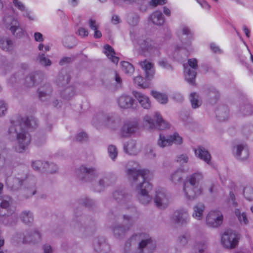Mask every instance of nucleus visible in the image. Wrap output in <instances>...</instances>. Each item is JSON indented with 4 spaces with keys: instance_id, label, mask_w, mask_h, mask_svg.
Instances as JSON below:
<instances>
[{
    "instance_id": "obj_1",
    "label": "nucleus",
    "mask_w": 253,
    "mask_h": 253,
    "mask_svg": "<svg viewBox=\"0 0 253 253\" xmlns=\"http://www.w3.org/2000/svg\"><path fill=\"white\" fill-rule=\"evenodd\" d=\"M37 125V120L32 116L22 118L12 122L8 133L11 136L16 138L17 145L15 147L16 151L21 153L27 148L31 140L27 129L35 128Z\"/></svg>"
},
{
    "instance_id": "obj_2",
    "label": "nucleus",
    "mask_w": 253,
    "mask_h": 253,
    "mask_svg": "<svg viewBox=\"0 0 253 253\" xmlns=\"http://www.w3.org/2000/svg\"><path fill=\"white\" fill-rule=\"evenodd\" d=\"M129 180L132 185H136L135 190L137 193V198L140 203L147 205L152 201V197L149 194L152 186L148 181L150 172L148 170H137L130 169L127 170Z\"/></svg>"
},
{
    "instance_id": "obj_3",
    "label": "nucleus",
    "mask_w": 253,
    "mask_h": 253,
    "mask_svg": "<svg viewBox=\"0 0 253 253\" xmlns=\"http://www.w3.org/2000/svg\"><path fill=\"white\" fill-rule=\"evenodd\" d=\"M155 244L147 234L140 233L133 235L126 242L124 253H152Z\"/></svg>"
},
{
    "instance_id": "obj_4",
    "label": "nucleus",
    "mask_w": 253,
    "mask_h": 253,
    "mask_svg": "<svg viewBox=\"0 0 253 253\" xmlns=\"http://www.w3.org/2000/svg\"><path fill=\"white\" fill-rule=\"evenodd\" d=\"M131 38L135 46H138L140 53L146 57L160 56L161 44L150 38H135L132 35Z\"/></svg>"
},
{
    "instance_id": "obj_5",
    "label": "nucleus",
    "mask_w": 253,
    "mask_h": 253,
    "mask_svg": "<svg viewBox=\"0 0 253 253\" xmlns=\"http://www.w3.org/2000/svg\"><path fill=\"white\" fill-rule=\"evenodd\" d=\"M203 179V174L196 172L189 175L183 184V191L186 198L193 200L202 193V188L200 182Z\"/></svg>"
},
{
    "instance_id": "obj_6",
    "label": "nucleus",
    "mask_w": 253,
    "mask_h": 253,
    "mask_svg": "<svg viewBox=\"0 0 253 253\" xmlns=\"http://www.w3.org/2000/svg\"><path fill=\"white\" fill-rule=\"evenodd\" d=\"M15 211V208L13 206L12 198L8 196H3L1 197L0 202V216H6V221L4 219L2 221L5 225H10L11 222L9 220Z\"/></svg>"
},
{
    "instance_id": "obj_7",
    "label": "nucleus",
    "mask_w": 253,
    "mask_h": 253,
    "mask_svg": "<svg viewBox=\"0 0 253 253\" xmlns=\"http://www.w3.org/2000/svg\"><path fill=\"white\" fill-rule=\"evenodd\" d=\"M123 219V225H115L112 227L113 234L117 238L124 237L134 224L133 219L129 215L124 214Z\"/></svg>"
},
{
    "instance_id": "obj_8",
    "label": "nucleus",
    "mask_w": 253,
    "mask_h": 253,
    "mask_svg": "<svg viewBox=\"0 0 253 253\" xmlns=\"http://www.w3.org/2000/svg\"><path fill=\"white\" fill-rule=\"evenodd\" d=\"M98 119L99 121V124H101V125L110 129L115 130L120 126V120L119 118L109 115L100 114L93 119V123L97 127L96 121Z\"/></svg>"
},
{
    "instance_id": "obj_9",
    "label": "nucleus",
    "mask_w": 253,
    "mask_h": 253,
    "mask_svg": "<svg viewBox=\"0 0 253 253\" xmlns=\"http://www.w3.org/2000/svg\"><path fill=\"white\" fill-rule=\"evenodd\" d=\"M185 80L191 84H195L198 69V61L195 58L190 59L187 64L183 65Z\"/></svg>"
},
{
    "instance_id": "obj_10",
    "label": "nucleus",
    "mask_w": 253,
    "mask_h": 253,
    "mask_svg": "<svg viewBox=\"0 0 253 253\" xmlns=\"http://www.w3.org/2000/svg\"><path fill=\"white\" fill-rule=\"evenodd\" d=\"M154 118L156 120V124L149 116H146L144 118V120L146 123V125H148L149 128L153 129L156 127L162 130L169 127V124L163 119L159 113L156 112L155 113Z\"/></svg>"
},
{
    "instance_id": "obj_11",
    "label": "nucleus",
    "mask_w": 253,
    "mask_h": 253,
    "mask_svg": "<svg viewBox=\"0 0 253 253\" xmlns=\"http://www.w3.org/2000/svg\"><path fill=\"white\" fill-rule=\"evenodd\" d=\"M154 201L156 206L160 209L166 208L170 202L169 196L165 190L162 188L156 191Z\"/></svg>"
},
{
    "instance_id": "obj_12",
    "label": "nucleus",
    "mask_w": 253,
    "mask_h": 253,
    "mask_svg": "<svg viewBox=\"0 0 253 253\" xmlns=\"http://www.w3.org/2000/svg\"><path fill=\"white\" fill-rule=\"evenodd\" d=\"M222 221L223 215L219 211H211L206 217V224L211 227H218L221 225Z\"/></svg>"
},
{
    "instance_id": "obj_13",
    "label": "nucleus",
    "mask_w": 253,
    "mask_h": 253,
    "mask_svg": "<svg viewBox=\"0 0 253 253\" xmlns=\"http://www.w3.org/2000/svg\"><path fill=\"white\" fill-rule=\"evenodd\" d=\"M238 243L237 235L232 230H227L222 235L221 243L226 248H234L237 246Z\"/></svg>"
},
{
    "instance_id": "obj_14",
    "label": "nucleus",
    "mask_w": 253,
    "mask_h": 253,
    "mask_svg": "<svg viewBox=\"0 0 253 253\" xmlns=\"http://www.w3.org/2000/svg\"><path fill=\"white\" fill-rule=\"evenodd\" d=\"M182 137L177 133H174L173 135L168 137L160 134L158 144L160 147H165L171 145L173 143L179 145L182 144Z\"/></svg>"
},
{
    "instance_id": "obj_15",
    "label": "nucleus",
    "mask_w": 253,
    "mask_h": 253,
    "mask_svg": "<svg viewBox=\"0 0 253 253\" xmlns=\"http://www.w3.org/2000/svg\"><path fill=\"white\" fill-rule=\"evenodd\" d=\"M76 172L79 178L85 181H92L98 175V171L94 168L83 166Z\"/></svg>"
},
{
    "instance_id": "obj_16",
    "label": "nucleus",
    "mask_w": 253,
    "mask_h": 253,
    "mask_svg": "<svg viewBox=\"0 0 253 253\" xmlns=\"http://www.w3.org/2000/svg\"><path fill=\"white\" fill-rule=\"evenodd\" d=\"M172 220L175 223L183 225L187 224L190 220V216L187 210L181 209L174 212Z\"/></svg>"
},
{
    "instance_id": "obj_17",
    "label": "nucleus",
    "mask_w": 253,
    "mask_h": 253,
    "mask_svg": "<svg viewBox=\"0 0 253 253\" xmlns=\"http://www.w3.org/2000/svg\"><path fill=\"white\" fill-rule=\"evenodd\" d=\"M38 96L41 101L48 102L51 97L52 87L48 84H44L38 88Z\"/></svg>"
},
{
    "instance_id": "obj_18",
    "label": "nucleus",
    "mask_w": 253,
    "mask_h": 253,
    "mask_svg": "<svg viewBox=\"0 0 253 253\" xmlns=\"http://www.w3.org/2000/svg\"><path fill=\"white\" fill-rule=\"evenodd\" d=\"M234 156L240 160L247 159L249 156V151L248 147L245 144H238L233 149Z\"/></svg>"
},
{
    "instance_id": "obj_19",
    "label": "nucleus",
    "mask_w": 253,
    "mask_h": 253,
    "mask_svg": "<svg viewBox=\"0 0 253 253\" xmlns=\"http://www.w3.org/2000/svg\"><path fill=\"white\" fill-rule=\"evenodd\" d=\"M138 129V123L136 122H129L126 123L122 127L121 134L124 137H126L134 133Z\"/></svg>"
},
{
    "instance_id": "obj_20",
    "label": "nucleus",
    "mask_w": 253,
    "mask_h": 253,
    "mask_svg": "<svg viewBox=\"0 0 253 253\" xmlns=\"http://www.w3.org/2000/svg\"><path fill=\"white\" fill-rule=\"evenodd\" d=\"M195 155L207 164H211V156L209 152L204 147L199 146L195 149Z\"/></svg>"
},
{
    "instance_id": "obj_21",
    "label": "nucleus",
    "mask_w": 253,
    "mask_h": 253,
    "mask_svg": "<svg viewBox=\"0 0 253 253\" xmlns=\"http://www.w3.org/2000/svg\"><path fill=\"white\" fill-rule=\"evenodd\" d=\"M133 94L138 100L142 107L145 109H149L151 107V102L148 96L144 94L136 91H133Z\"/></svg>"
},
{
    "instance_id": "obj_22",
    "label": "nucleus",
    "mask_w": 253,
    "mask_h": 253,
    "mask_svg": "<svg viewBox=\"0 0 253 253\" xmlns=\"http://www.w3.org/2000/svg\"><path fill=\"white\" fill-rule=\"evenodd\" d=\"M41 235L39 231L35 230L28 234L27 236H24L22 238V242L24 243L37 244L41 241Z\"/></svg>"
},
{
    "instance_id": "obj_23",
    "label": "nucleus",
    "mask_w": 253,
    "mask_h": 253,
    "mask_svg": "<svg viewBox=\"0 0 253 253\" xmlns=\"http://www.w3.org/2000/svg\"><path fill=\"white\" fill-rule=\"evenodd\" d=\"M139 64L140 67L145 71L146 78L149 80L152 78L155 74L154 65L146 60L139 62Z\"/></svg>"
},
{
    "instance_id": "obj_24",
    "label": "nucleus",
    "mask_w": 253,
    "mask_h": 253,
    "mask_svg": "<svg viewBox=\"0 0 253 253\" xmlns=\"http://www.w3.org/2000/svg\"><path fill=\"white\" fill-rule=\"evenodd\" d=\"M94 248L96 252L99 253H106L109 249L108 245L103 238L94 241Z\"/></svg>"
},
{
    "instance_id": "obj_25",
    "label": "nucleus",
    "mask_w": 253,
    "mask_h": 253,
    "mask_svg": "<svg viewBox=\"0 0 253 253\" xmlns=\"http://www.w3.org/2000/svg\"><path fill=\"white\" fill-rule=\"evenodd\" d=\"M134 99L130 96L123 95L118 99L119 106L124 109L130 108L133 105Z\"/></svg>"
},
{
    "instance_id": "obj_26",
    "label": "nucleus",
    "mask_w": 253,
    "mask_h": 253,
    "mask_svg": "<svg viewBox=\"0 0 253 253\" xmlns=\"http://www.w3.org/2000/svg\"><path fill=\"white\" fill-rule=\"evenodd\" d=\"M18 21L13 16L5 14L3 18V25L9 30H13V27L18 24Z\"/></svg>"
},
{
    "instance_id": "obj_27",
    "label": "nucleus",
    "mask_w": 253,
    "mask_h": 253,
    "mask_svg": "<svg viewBox=\"0 0 253 253\" xmlns=\"http://www.w3.org/2000/svg\"><path fill=\"white\" fill-rule=\"evenodd\" d=\"M113 197L117 200L119 203L124 205V207H126V209L129 208V207H127V205H126L129 202L130 200L129 196L127 194L126 195L122 191H116L113 193Z\"/></svg>"
},
{
    "instance_id": "obj_28",
    "label": "nucleus",
    "mask_w": 253,
    "mask_h": 253,
    "mask_svg": "<svg viewBox=\"0 0 253 253\" xmlns=\"http://www.w3.org/2000/svg\"><path fill=\"white\" fill-rule=\"evenodd\" d=\"M204 204L199 203L193 207L192 216L197 220H200L203 218V213L205 210Z\"/></svg>"
},
{
    "instance_id": "obj_29",
    "label": "nucleus",
    "mask_w": 253,
    "mask_h": 253,
    "mask_svg": "<svg viewBox=\"0 0 253 253\" xmlns=\"http://www.w3.org/2000/svg\"><path fill=\"white\" fill-rule=\"evenodd\" d=\"M12 2L14 6L23 13V16L27 17L30 20H33L30 12L22 2L19 0H13Z\"/></svg>"
},
{
    "instance_id": "obj_30",
    "label": "nucleus",
    "mask_w": 253,
    "mask_h": 253,
    "mask_svg": "<svg viewBox=\"0 0 253 253\" xmlns=\"http://www.w3.org/2000/svg\"><path fill=\"white\" fill-rule=\"evenodd\" d=\"M136 141L133 140L128 141L124 145V150L129 155H135L138 152V149L136 147Z\"/></svg>"
},
{
    "instance_id": "obj_31",
    "label": "nucleus",
    "mask_w": 253,
    "mask_h": 253,
    "mask_svg": "<svg viewBox=\"0 0 253 253\" xmlns=\"http://www.w3.org/2000/svg\"><path fill=\"white\" fill-rule=\"evenodd\" d=\"M14 47L12 41L6 37H2L0 39V47L5 51H11Z\"/></svg>"
},
{
    "instance_id": "obj_32",
    "label": "nucleus",
    "mask_w": 253,
    "mask_h": 253,
    "mask_svg": "<svg viewBox=\"0 0 253 253\" xmlns=\"http://www.w3.org/2000/svg\"><path fill=\"white\" fill-rule=\"evenodd\" d=\"M104 48L105 50L104 53L108 58L111 60L114 63L117 64L119 61V58L115 55V52L113 48L109 44L104 45Z\"/></svg>"
},
{
    "instance_id": "obj_33",
    "label": "nucleus",
    "mask_w": 253,
    "mask_h": 253,
    "mask_svg": "<svg viewBox=\"0 0 253 253\" xmlns=\"http://www.w3.org/2000/svg\"><path fill=\"white\" fill-rule=\"evenodd\" d=\"M41 75L38 72L30 74L25 79V84L28 87L33 86L37 81V79L41 77Z\"/></svg>"
},
{
    "instance_id": "obj_34",
    "label": "nucleus",
    "mask_w": 253,
    "mask_h": 253,
    "mask_svg": "<svg viewBox=\"0 0 253 253\" xmlns=\"http://www.w3.org/2000/svg\"><path fill=\"white\" fill-rule=\"evenodd\" d=\"M150 18L152 22L157 25H161L165 22L163 14L160 11H156L153 12L151 15Z\"/></svg>"
},
{
    "instance_id": "obj_35",
    "label": "nucleus",
    "mask_w": 253,
    "mask_h": 253,
    "mask_svg": "<svg viewBox=\"0 0 253 253\" xmlns=\"http://www.w3.org/2000/svg\"><path fill=\"white\" fill-rule=\"evenodd\" d=\"M70 80L69 75L64 71H62L58 76L56 82L58 85H64L68 84Z\"/></svg>"
},
{
    "instance_id": "obj_36",
    "label": "nucleus",
    "mask_w": 253,
    "mask_h": 253,
    "mask_svg": "<svg viewBox=\"0 0 253 253\" xmlns=\"http://www.w3.org/2000/svg\"><path fill=\"white\" fill-rule=\"evenodd\" d=\"M216 114L220 121H224L228 118V109L226 106H221L216 111Z\"/></svg>"
},
{
    "instance_id": "obj_37",
    "label": "nucleus",
    "mask_w": 253,
    "mask_h": 253,
    "mask_svg": "<svg viewBox=\"0 0 253 253\" xmlns=\"http://www.w3.org/2000/svg\"><path fill=\"white\" fill-rule=\"evenodd\" d=\"M20 218L23 222L29 224L33 222L34 220L32 213L29 211H24L20 215Z\"/></svg>"
},
{
    "instance_id": "obj_38",
    "label": "nucleus",
    "mask_w": 253,
    "mask_h": 253,
    "mask_svg": "<svg viewBox=\"0 0 253 253\" xmlns=\"http://www.w3.org/2000/svg\"><path fill=\"white\" fill-rule=\"evenodd\" d=\"M207 248V244L206 242H197L195 243L193 250L194 253H203Z\"/></svg>"
},
{
    "instance_id": "obj_39",
    "label": "nucleus",
    "mask_w": 253,
    "mask_h": 253,
    "mask_svg": "<svg viewBox=\"0 0 253 253\" xmlns=\"http://www.w3.org/2000/svg\"><path fill=\"white\" fill-rule=\"evenodd\" d=\"M182 170L181 169H178L170 174L169 180L172 182L176 184L181 180L182 177Z\"/></svg>"
},
{
    "instance_id": "obj_40",
    "label": "nucleus",
    "mask_w": 253,
    "mask_h": 253,
    "mask_svg": "<svg viewBox=\"0 0 253 253\" xmlns=\"http://www.w3.org/2000/svg\"><path fill=\"white\" fill-rule=\"evenodd\" d=\"M190 101L193 108L196 109L200 107L202 104L199 100V97L197 93H192L190 95Z\"/></svg>"
},
{
    "instance_id": "obj_41",
    "label": "nucleus",
    "mask_w": 253,
    "mask_h": 253,
    "mask_svg": "<svg viewBox=\"0 0 253 253\" xmlns=\"http://www.w3.org/2000/svg\"><path fill=\"white\" fill-rule=\"evenodd\" d=\"M151 94L161 104H166L168 101V96L166 94L155 91H152Z\"/></svg>"
},
{
    "instance_id": "obj_42",
    "label": "nucleus",
    "mask_w": 253,
    "mask_h": 253,
    "mask_svg": "<svg viewBox=\"0 0 253 253\" xmlns=\"http://www.w3.org/2000/svg\"><path fill=\"white\" fill-rule=\"evenodd\" d=\"M240 111L244 115H250L253 114V106L249 103L242 105Z\"/></svg>"
},
{
    "instance_id": "obj_43",
    "label": "nucleus",
    "mask_w": 253,
    "mask_h": 253,
    "mask_svg": "<svg viewBox=\"0 0 253 253\" xmlns=\"http://www.w3.org/2000/svg\"><path fill=\"white\" fill-rule=\"evenodd\" d=\"M243 195L246 199L249 201L253 200V187L251 186H247L244 188Z\"/></svg>"
},
{
    "instance_id": "obj_44",
    "label": "nucleus",
    "mask_w": 253,
    "mask_h": 253,
    "mask_svg": "<svg viewBox=\"0 0 253 253\" xmlns=\"http://www.w3.org/2000/svg\"><path fill=\"white\" fill-rule=\"evenodd\" d=\"M121 66L123 71L126 74H131L134 71L133 66L128 62H122Z\"/></svg>"
},
{
    "instance_id": "obj_45",
    "label": "nucleus",
    "mask_w": 253,
    "mask_h": 253,
    "mask_svg": "<svg viewBox=\"0 0 253 253\" xmlns=\"http://www.w3.org/2000/svg\"><path fill=\"white\" fill-rule=\"evenodd\" d=\"M134 83L143 88H148L149 86V84L146 82L145 79L142 78L141 76L136 77L134 80Z\"/></svg>"
},
{
    "instance_id": "obj_46",
    "label": "nucleus",
    "mask_w": 253,
    "mask_h": 253,
    "mask_svg": "<svg viewBox=\"0 0 253 253\" xmlns=\"http://www.w3.org/2000/svg\"><path fill=\"white\" fill-rule=\"evenodd\" d=\"M109 184V179L105 176L100 178L98 182L97 185L95 188V190L97 192H100L103 188Z\"/></svg>"
},
{
    "instance_id": "obj_47",
    "label": "nucleus",
    "mask_w": 253,
    "mask_h": 253,
    "mask_svg": "<svg viewBox=\"0 0 253 253\" xmlns=\"http://www.w3.org/2000/svg\"><path fill=\"white\" fill-rule=\"evenodd\" d=\"M235 213L241 224L246 225L248 223V220L245 212L241 213L240 210L236 209Z\"/></svg>"
},
{
    "instance_id": "obj_48",
    "label": "nucleus",
    "mask_w": 253,
    "mask_h": 253,
    "mask_svg": "<svg viewBox=\"0 0 253 253\" xmlns=\"http://www.w3.org/2000/svg\"><path fill=\"white\" fill-rule=\"evenodd\" d=\"M43 169H45V171L51 173L56 172L58 170V167L55 164H49L46 162H44V166Z\"/></svg>"
},
{
    "instance_id": "obj_49",
    "label": "nucleus",
    "mask_w": 253,
    "mask_h": 253,
    "mask_svg": "<svg viewBox=\"0 0 253 253\" xmlns=\"http://www.w3.org/2000/svg\"><path fill=\"white\" fill-rule=\"evenodd\" d=\"M13 30H10L11 33L16 37L20 38L24 35V31L22 28L20 27L19 22L18 24L16 25L15 27H13Z\"/></svg>"
},
{
    "instance_id": "obj_50",
    "label": "nucleus",
    "mask_w": 253,
    "mask_h": 253,
    "mask_svg": "<svg viewBox=\"0 0 253 253\" xmlns=\"http://www.w3.org/2000/svg\"><path fill=\"white\" fill-rule=\"evenodd\" d=\"M40 63L44 66H49L51 65V61L47 58L43 53H40L39 55Z\"/></svg>"
},
{
    "instance_id": "obj_51",
    "label": "nucleus",
    "mask_w": 253,
    "mask_h": 253,
    "mask_svg": "<svg viewBox=\"0 0 253 253\" xmlns=\"http://www.w3.org/2000/svg\"><path fill=\"white\" fill-rule=\"evenodd\" d=\"M139 19V17L138 15L131 14L128 16L127 22L130 25L134 26L137 25Z\"/></svg>"
},
{
    "instance_id": "obj_52",
    "label": "nucleus",
    "mask_w": 253,
    "mask_h": 253,
    "mask_svg": "<svg viewBox=\"0 0 253 253\" xmlns=\"http://www.w3.org/2000/svg\"><path fill=\"white\" fill-rule=\"evenodd\" d=\"M190 236L188 235H183L180 236L177 241V244L180 246H184L188 243L190 240Z\"/></svg>"
},
{
    "instance_id": "obj_53",
    "label": "nucleus",
    "mask_w": 253,
    "mask_h": 253,
    "mask_svg": "<svg viewBox=\"0 0 253 253\" xmlns=\"http://www.w3.org/2000/svg\"><path fill=\"white\" fill-rule=\"evenodd\" d=\"M108 151L111 159L114 160L118 155V151L115 146L110 145L108 146Z\"/></svg>"
},
{
    "instance_id": "obj_54",
    "label": "nucleus",
    "mask_w": 253,
    "mask_h": 253,
    "mask_svg": "<svg viewBox=\"0 0 253 253\" xmlns=\"http://www.w3.org/2000/svg\"><path fill=\"white\" fill-rule=\"evenodd\" d=\"M219 96V92L215 89L211 91L209 94V97L210 98V103H215Z\"/></svg>"
},
{
    "instance_id": "obj_55",
    "label": "nucleus",
    "mask_w": 253,
    "mask_h": 253,
    "mask_svg": "<svg viewBox=\"0 0 253 253\" xmlns=\"http://www.w3.org/2000/svg\"><path fill=\"white\" fill-rule=\"evenodd\" d=\"M44 166V162L39 160L33 162L32 164V168L36 170L44 171L45 169H43Z\"/></svg>"
},
{
    "instance_id": "obj_56",
    "label": "nucleus",
    "mask_w": 253,
    "mask_h": 253,
    "mask_svg": "<svg viewBox=\"0 0 253 253\" xmlns=\"http://www.w3.org/2000/svg\"><path fill=\"white\" fill-rule=\"evenodd\" d=\"M75 94L74 89L73 87H69L66 88L63 93L64 97L67 99L72 97Z\"/></svg>"
},
{
    "instance_id": "obj_57",
    "label": "nucleus",
    "mask_w": 253,
    "mask_h": 253,
    "mask_svg": "<svg viewBox=\"0 0 253 253\" xmlns=\"http://www.w3.org/2000/svg\"><path fill=\"white\" fill-rule=\"evenodd\" d=\"M7 106L6 103L2 100H0V117L4 115L6 112Z\"/></svg>"
},
{
    "instance_id": "obj_58",
    "label": "nucleus",
    "mask_w": 253,
    "mask_h": 253,
    "mask_svg": "<svg viewBox=\"0 0 253 253\" xmlns=\"http://www.w3.org/2000/svg\"><path fill=\"white\" fill-rule=\"evenodd\" d=\"M159 65L163 68L167 70H172L171 66L164 59H161L158 62Z\"/></svg>"
},
{
    "instance_id": "obj_59",
    "label": "nucleus",
    "mask_w": 253,
    "mask_h": 253,
    "mask_svg": "<svg viewBox=\"0 0 253 253\" xmlns=\"http://www.w3.org/2000/svg\"><path fill=\"white\" fill-rule=\"evenodd\" d=\"M88 25L90 29L95 30L99 28V24L93 19H90L88 20Z\"/></svg>"
},
{
    "instance_id": "obj_60",
    "label": "nucleus",
    "mask_w": 253,
    "mask_h": 253,
    "mask_svg": "<svg viewBox=\"0 0 253 253\" xmlns=\"http://www.w3.org/2000/svg\"><path fill=\"white\" fill-rule=\"evenodd\" d=\"M87 139V134L84 132L78 133L76 137V140L78 142L85 141Z\"/></svg>"
},
{
    "instance_id": "obj_61",
    "label": "nucleus",
    "mask_w": 253,
    "mask_h": 253,
    "mask_svg": "<svg viewBox=\"0 0 253 253\" xmlns=\"http://www.w3.org/2000/svg\"><path fill=\"white\" fill-rule=\"evenodd\" d=\"M176 161L181 164L187 163L188 161V157L186 154H181L177 157Z\"/></svg>"
},
{
    "instance_id": "obj_62",
    "label": "nucleus",
    "mask_w": 253,
    "mask_h": 253,
    "mask_svg": "<svg viewBox=\"0 0 253 253\" xmlns=\"http://www.w3.org/2000/svg\"><path fill=\"white\" fill-rule=\"evenodd\" d=\"M76 33L82 38H85L88 35V31L83 27L79 28Z\"/></svg>"
},
{
    "instance_id": "obj_63",
    "label": "nucleus",
    "mask_w": 253,
    "mask_h": 253,
    "mask_svg": "<svg viewBox=\"0 0 253 253\" xmlns=\"http://www.w3.org/2000/svg\"><path fill=\"white\" fill-rule=\"evenodd\" d=\"M13 182L14 185L11 188L13 190H16L22 184L23 181L20 180L18 178H15L13 179Z\"/></svg>"
},
{
    "instance_id": "obj_64",
    "label": "nucleus",
    "mask_w": 253,
    "mask_h": 253,
    "mask_svg": "<svg viewBox=\"0 0 253 253\" xmlns=\"http://www.w3.org/2000/svg\"><path fill=\"white\" fill-rule=\"evenodd\" d=\"M181 31L182 35H187L188 38L192 37L191 32L188 27L182 26L181 28Z\"/></svg>"
}]
</instances>
